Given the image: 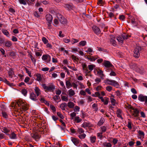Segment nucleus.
Instances as JSON below:
<instances>
[{
  "label": "nucleus",
  "instance_id": "obj_1",
  "mask_svg": "<svg viewBox=\"0 0 147 147\" xmlns=\"http://www.w3.org/2000/svg\"><path fill=\"white\" fill-rule=\"evenodd\" d=\"M16 105H18L19 107L18 111L21 112L22 113L23 111L27 110L28 109V106L25 101L21 99L16 101Z\"/></svg>",
  "mask_w": 147,
  "mask_h": 147
},
{
  "label": "nucleus",
  "instance_id": "obj_2",
  "mask_svg": "<svg viewBox=\"0 0 147 147\" xmlns=\"http://www.w3.org/2000/svg\"><path fill=\"white\" fill-rule=\"evenodd\" d=\"M141 48L140 46H137L134 49V56L136 58H138L140 56L141 53Z\"/></svg>",
  "mask_w": 147,
  "mask_h": 147
},
{
  "label": "nucleus",
  "instance_id": "obj_3",
  "mask_svg": "<svg viewBox=\"0 0 147 147\" xmlns=\"http://www.w3.org/2000/svg\"><path fill=\"white\" fill-rule=\"evenodd\" d=\"M42 86L44 89L46 91L53 92L55 89V86L53 84H51L47 86L45 84H43Z\"/></svg>",
  "mask_w": 147,
  "mask_h": 147
},
{
  "label": "nucleus",
  "instance_id": "obj_4",
  "mask_svg": "<svg viewBox=\"0 0 147 147\" xmlns=\"http://www.w3.org/2000/svg\"><path fill=\"white\" fill-rule=\"evenodd\" d=\"M82 68L83 71L85 74L86 76L88 75V74L90 73V71H89L88 69L86 63H83L82 64Z\"/></svg>",
  "mask_w": 147,
  "mask_h": 147
},
{
  "label": "nucleus",
  "instance_id": "obj_5",
  "mask_svg": "<svg viewBox=\"0 0 147 147\" xmlns=\"http://www.w3.org/2000/svg\"><path fill=\"white\" fill-rule=\"evenodd\" d=\"M106 83L108 84L117 87L119 86V84L118 82L115 80L107 79Z\"/></svg>",
  "mask_w": 147,
  "mask_h": 147
},
{
  "label": "nucleus",
  "instance_id": "obj_6",
  "mask_svg": "<svg viewBox=\"0 0 147 147\" xmlns=\"http://www.w3.org/2000/svg\"><path fill=\"white\" fill-rule=\"evenodd\" d=\"M57 17L61 24H65L67 23L66 19L59 13H57Z\"/></svg>",
  "mask_w": 147,
  "mask_h": 147
},
{
  "label": "nucleus",
  "instance_id": "obj_7",
  "mask_svg": "<svg viewBox=\"0 0 147 147\" xmlns=\"http://www.w3.org/2000/svg\"><path fill=\"white\" fill-rule=\"evenodd\" d=\"M138 100L141 102H145L144 104L147 105V96L142 94H140L138 96Z\"/></svg>",
  "mask_w": 147,
  "mask_h": 147
},
{
  "label": "nucleus",
  "instance_id": "obj_8",
  "mask_svg": "<svg viewBox=\"0 0 147 147\" xmlns=\"http://www.w3.org/2000/svg\"><path fill=\"white\" fill-rule=\"evenodd\" d=\"M71 141L76 146H80L81 142L78 139L71 137Z\"/></svg>",
  "mask_w": 147,
  "mask_h": 147
},
{
  "label": "nucleus",
  "instance_id": "obj_9",
  "mask_svg": "<svg viewBox=\"0 0 147 147\" xmlns=\"http://www.w3.org/2000/svg\"><path fill=\"white\" fill-rule=\"evenodd\" d=\"M1 131L7 135L10 132V130L9 127L1 126Z\"/></svg>",
  "mask_w": 147,
  "mask_h": 147
},
{
  "label": "nucleus",
  "instance_id": "obj_10",
  "mask_svg": "<svg viewBox=\"0 0 147 147\" xmlns=\"http://www.w3.org/2000/svg\"><path fill=\"white\" fill-rule=\"evenodd\" d=\"M42 58L43 61H45V62L47 63H48L51 60L50 56L48 54L43 55Z\"/></svg>",
  "mask_w": 147,
  "mask_h": 147
},
{
  "label": "nucleus",
  "instance_id": "obj_11",
  "mask_svg": "<svg viewBox=\"0 0 147 147\" xmlns=\"http://www.w3.org/2000/svg\"><path fill=\"white\" fill-rule=\"evenodd\" d=\"M99 98L101 100L104 105H108L109 101V98L106 97H99Z\"/></svg>",
  "mask_w": 147,
  "mask_h": 147
},
{
  "label": "nucleus",
  "instance_id": "obj_12",
  "mask_svg": "<svg viewBox=\"0 0 147 147\" xmlns=\"http://www.w3.org/2000/svg\"><path fill=\"white\" fill-rule=\"evenodd\" d=\"M31 136L32 138L37 142L39 140L40 137V136L36 132L32 134Z\"/></svg>",
  "mask_w": 147,
  "mask_h": 147
},
{
  "label": "nucleus",
  "instance_id": "obj_13",
  "mask_svg": "<svg viewBox=\"0 0 147 147\" xmlns=\"http://www.w3.org/2000/svg\"><path fill=\"white\" fill-rule=\"evenodd\" d=\"M103 64L106 67H111V68L114 67L113 66L109 61L105 60L103 63Z\"/></svg>",
  "mask_w": 147,
  "mask_h": 147
},
{
  "label": "nucleus",
  "instance_id": "obj_14",
  "mask_svg": "<svg viewBox=\"0 0 147 147\" xmlns=\"http://www.w3.org/2000/svg\"><path fill=\"white\" fill-rule=\"evenodd\" d=\"M131 114L135 117H138L139 115V111L137 109L133 108L132 110H131Z\"/></svg>",
  "mask_w": 147,
  "mask_h": 147
},
{
  "label": "nucleus",
  "instance_id": "obj_15",
  "mask_svg": "<svg viewBox=\"0 0 147 147\" xmlns=\"http://www.w3.org/2000/svg\"><path fill=\"white\" fill-rule=\"evenodd\" d=\"M92 30L94 33L97 35L99 34L101 32L100 29L96 26H93L92 27Z\"/></svg>",
  "mask_w": 147,
  "mask_h": 147
},
{
  "label": "nucleus",
  "instance_id": "obj_16",
  "mask_svg": "<svg viewBox=\"0 0 147 147\" xmlns=\"http://www.w3.org/2000/svg\"><path fill=\"white\" fill-rule=\"evenodd\" d=\"M110 41L112 45L115 46L116 45V42L115 40V37L114 35H111L110 36Z\"/></svg>",
  "mask_w": 147,
  "mask_h": 147
},
{
  "label": "nucleus",
  "instance_id": "obj_17",
  "mask_svg": "<svg viewBox=\"0 0 147 147\" xmlns=\"http://www.w3.org/2000/svg\"><path fill=\"white\" fill-rule=\"evenodd\" d=\"M67 94L70 97H71L75 94V92L74 90L71 88L68 90Z\"/></svg>",
  "mask_w": 147,
  "mask_h": 147
},
{
  "label": "nucleus",
  "instance_id": "obj_18",
  "mask_svg": "<svg viewBox=\"0 0 147 147\" xmlns=\"http://www.w3.org/2000/svg\"><path fill=\"white\" fill-rule=\"evenodd\" d=\"M111 102L113 106H115L116 104L115 100L114 99V97L113 95H111L110 97Z\"/></svg>",
  "mask_w": 147,
  "mask_h": 147
},
{
  "label": "nucleus",
  "instance_id": "obj_19",
  "mask_svg": "<svg viewBox=\"0 0 147 147\" xmlns=\"http://www.w3.org/2000/svg\"><path fill=\"white\" fill-rule=\"evenodd\" d=\"M8 136L10 138L12 139H17V136L16 134L14 132H12L11 133V134H9Z\"/></svg>",
  "mask_w": 147,
  "mask_h": 147
},
{
  "label": "nucleus",
  "instance_id": "obj_20",
  "mask_svg": "<svg viewBox=\"0 0 147 147\" xmlns=\"http://www.w3.org/2000/svg\"><path fill=\"white\" fill-rule=\"evenodd\" d=\"M46 19L48 22H51L53 20V17L50 14H47L46 16Z\"/></svg>",
  "mask_w": 147,
  "mask_h": 147
},
{
  "label": "nucleus",
  "instance_id": "obj_21",
  "mask_svg": "<svg viewBox=\"0 0 147 147\" xmlns=\"http://www.w3.org/2000/svg\"><path fill=\"white\" fill-rule=\"evenodd\" d=\"M9 76L10 78H12L14 75V71L12 69H10L8 72Z\"/></svg>",
  "mask_w": 147,
  "mask_h": 147
},
{
  "label": "nucleus",
  "instance_id": "obj_22",
  "mask_svg": "<svg viewBox=\"0 0 147 147\" xmlns=\"http://www.w3.org/2000/svg\"><path fill=\"white\" fill-rule=\"evenodd\" d=\"M63 6L66 9L68 10H70L73 9V6L71 4H65Z\"/></svg>",
  "mask_w": 147,
  "mask_h": 147
},
{
  "label": "nucleus",
  "instance_id": "obj_23",
  "mask_svg": "<svg viewBox=\"0 0 147 147\" xmlns=\"http://www.w3.org/2000/svg\"><path fill=\"white\" fill-rule=\"evenodd\" d=\"M34 90L37 96L41 95V91L37 87H35L34 88Z\"/></svg>",
  "mask_w": 147,
  "mask_h": 147
},
{
  "label": "nucleus",
  "instance_id": "obj_24",
  "mask_svg": "<svg viewBox=\"0 0 147 147\" xmlns=\"http://www.w3.org/2000/svg\"><path fill=\"white\" fill-rule=\"evenodd\" d=\"M36 80L38 82H40L42 81V76L41 74L39 73H37L36 74Z\"/></svg>",
  "mask_w": 147,
  "mask_h": 147
},
{
  "label": "nucleus",
  "instance_id": "obj_25",
  "mask_svg": "<svg viewBox=\"0 0 147 147\" xmlns=\"http://www.w3.org/2000/svg\"><path fill=\"white\" fill-rule=\"evenodd\" d=\"M39 97H40L39 99L41 102L45 103L47 105L49 104V103L45 100L44 96L41 95L39 96Z\"/></svg>",
  "mask_w": 147,
  "mask_h": 147
},
{
  "label": "nucleus",
  "instance_id": "obj_26",
  "mask_svg": "<svg viewBox=\"0 0 147 147\" xmlns=\"http://www.w3.org/2000/svg\"><path fill=\"white\" fill-rule=\"evenodd\" d=\"M30 98L31 99L34 101H36L37 100L36 96L34 93H31L30 95Z\"/></svg>",
  "mask_w": 147,
  "mask_h": 147
},
{
  "label": "nucleus",
  "instance_id": "obj_27",
  "mask_svg": "<svg viewBox=\"0 0 147 147\" xmlns=\"http://www.w3.org/2000/svg\"><path fill=\"white\" fill-rule=\"evenodd\" d=\"M71 58L73 61L76 63H77L79 60L78 57L75 56L74 55H72L71 56Z\"/></svg>",
  "mask_w": 147,
  "mask_h": 147
},
{
  "label": "nucleus",
  "instance_id": "obj_28",
  "mask_svg": "<svg viewBox=\"0 0 147 147\" xmlns=\"http://www.w3.org/2000/svg\"><path fill=\"white\" fill-rule=\"evenodd\" d=\"M122 112V111L120 109H118L117 110L116 112V114H117V116L118 117L122 119V118L121 116Z\"/></svg>",
  "mask_w": 147,
  "mask_h": 147
},
{
  "label": "nucleus",
  "instance_id": "obj_29",
  "mask_svg": "<svg viewBox=\"0 0 147 147\" xmlns=\"http://www.w3.org/2000/svg\"><path fill=\"white\" fill-rule=\"evenodd\" d=\"M138 133L139 134V138H141L142 137L143 138L144 136V134L143 131L141 130L137 131Z\"/></svg>",
  "mask_w": 147,
  "mask_h": 147
},
{
  "label": "nucleus",
  "instance_id": "obj_30",
  "mask_svg": "<svg viewBox=\"0 0 147 147\" xmlns=\"http://www.w3.org/2000/svg\"><path fill=\"white\" fill-rule=\"evenodd\" d=\"M67 105L69 108H73L75 106V104L72 102L69 101L68 102Z\"/></svg>",
  "mask_w": 147,
  "mask_h": 147
},
{
  "label": "nucleus",
  "instance_id": "obj_31",
  "mask_svg": "<svg viewBox=\"0 0 147 147\" xmlns=\"http://www.w3.org/2000/svg\"><path fill=\"white\" fill-rule=\"evenodd\" d=\"M100 132L103 133L106 131L107 129V126H101L100 128Z\"/></svg>",
  "mask_w": 147,
  "mask_h": 147
},
{
  "label": "nucleus",
  "instance_id": "obj_32",
  "mask_svg": "<svg viewBox=\"0 0 147 147\" xmlns=\"http://www.w3.org/2000/svg\"><path fill=\"white\" fill-rule=\"evenodd\" d=\"M67 106V104L64 102L61 103L60 105V107L63 110H65V107Z\"/></svg>",
  "mask_w": 147,
  "mask_h": 147
},
{
  "label": "nucleus",
  "instance_id": "obj_33",
  "mask_svg": "<svg viewBox=\"0 0 147 147\" xmlns=\"http://www.w3.org/2000/svg\"><path fill=\"white\" fill-rule=\"evenodd\" d=\"M88 70L90 71H92L95 67V65L94 64H90L88 65Z\"/></svg>",
  "mask_w": 147,
  "mask_h": 147
},
{
  "label": "nucleus",
  "instance_id": "obj_34",
  "mask_svg": "<svg viewBox=\"0 0 147 147\" xmlns=\"http://www.w3.org/2000/svg\"><path fill=\"white\" fill-rule=\"evenodd\" d=\"M103 147H111V145L110 143L104 142L102 144Z\"/></svg>",
  "mask_w": 147,
  "mask_h": 147
},
{
  "label": "nucleus",
  "instance_id": "obj_35",
  "mask_svg": "<svg viewBox=\"0 0 147 147\" xmlns=\"http://www.w3.org/2000/svg\"><path fill=\"white\" fill-rule=\"evenodd\" d=\"M130 19L131 23L135 26H136L137 23L135 21V19L132 16H131Z\"/></svg>",
  "mask_w": 147,
  "mask_h": 147
},
{
  "label": "nucleus",
  "instance_id": "obj_36",
  "mask_svg": "<svg viewBox=\"0 0 147 147\" xmlns=\"http://www.w3.org/2000/svg\"><path fill=\"white\" fill-rule=\"evenodd\" d=\"M12 43L10 41H6L5 43V46L7 47H10L12 45Z\"/></svg>",
  "mask_w": 147,
  "mask_h": 147
},
{
  "label": "nucleus",
  "instance_id": "obj_37",
  "mask_svg": "<svg viewBox=\"0 0 147 147\" xmlns=\"http://www.w3.org/2000/svg\"><path fill=\"white\" fill-rule=\"evenodd\" d=\"M105 121V120L103 118L101 117L100 120L98 123L97 125L99 126H100L102 125Z\"/></svg>",
  "mask_w": 147,
  "mask_h": 147
},
{
  "label": "nucleus",
  "instance_id": "obj_38",
  "mask_svg": "<svg viewBox=\"0 0 147 147\" xmlns=\"http://www.w3.org/2000/svg\"><path fill=\"white\" fill-rule=\"evenodd\" d=\"M117 40L118 41L121 43H123L124 40V38H123L122 37V35L121 36H118L117 37Z\"/></svg>",
  "mask_w": 147,
  "mask_h": 147
},
{
  "label": "nucleus",
  "instance_id": "obj_39",
  "mask_svg": "<svg viewBox=\"0 0 147 147\" xmlns=\"http://www.w3.org/2000/svg\"><path fill=\"white\" fill-rule=\"evenodd\" d=\"M65 84L67 88L69 89L72 87L71 84L69 81H66L65 82Z\"/></svg>",
  "mask_w": 147,
  "mask_h": 147
},
{
  "label": "nucleus",
  "instance_id": "obj_40",
  "mask_svg": "<svg viewBox=\"0 0 147 147\" xmlns=\"http://www.w3.org/2000/svg\"><path fill=\"white\" fill-rule=\"evenodd\" d=\"M77 131V134L78 135L83 134L84 131V130L81 128H78Z\"/></svg>",
  "mask_w": 147,
  "mask_h": 147
},
{
  "label": "nucleus",
  "instance_id": "obj_41",
  "mask_svg": "<svg viewBox=\"0 0 147 147\" xmlns=\"http://www.w3.org/2000/svg\"><path fill=\"white\" fill-rule=\"evenodd\" d=\"M74 120L77 123H79L82 121V119L80 118L78 116H76L74 118Z\"/></svg>",
  "mask_w": 147,
  "mask_h": 147
},
{
  "label": "nucleus",
  "instance_id": "obj_42",
  "mask_svg": "<svg viewBox=\"0 0 147 147\" xmlns=\"http://www.w3.org/2000/svg\"><path fill=\"white\" fill-rule=\"evenodd\" d=\"M86 134L84 133L80 134L78 135V136L79 138L82 140L84 139L86 137Z\"/></svg>",
  "mask_w": 147,
  "mask_h": 147
},
{
  "label": "nucleus",
  "instance_id": "obj_43",
  "mask_svg": "<svg viewBox=\"0 0 147 147\" xmlns=\"http://www.w3.org/2000/svg\"><path fill=\"white\" fill-rule=\"evenodd\" d=\"M78 83L79 85L80 86V88L81 89H84L85 88V86L81 82L78 81L77 82Z\"/></svg>",
  "mask_w": 147,
  "mask_h": 147
},
{
  "label": "nucleus",
  "instance_id": "obj_44",
  "mask_svg": "<svg viewBox=\"0 0 147 147\" xmlns=\"http://www.w3.org/2000/svg\"><path fill=\"white\" fill-rule=\"evenodd\" d=\"M90 142L92 143H94L95 142L96 138L95 136H91L90 137Z\"/></svg>",
  "mask_w": 147,
  "mask_h": 147
},
{
  "label": "nucleus",
  "instance_id": "obj_45",
  "mask_svg": "<svg viewBox=\"0 0 147 147\" xmlns=\"http://www.w3.org/2000/svg\"><path fill=\"white\" fill-rule=\"evenodd\" d=\"M30 57L31 59L32 62L34 65H35L36 62V59L31 55H30Z\"/></svg>",
  "mask_w": 147,
  "mask_h": 147
},
{
  "label": "nucleus",
  "instance_id": "obj_46",
  "mask_svg": "<svg viewBox=\"0 0 147 147\" xmlns=\"http://www.w3.org/2000/svg\"><path fill=\"white\" fill-rule=\"evenodd\" d=\"M103 133L100 132L98 133L97 134V136L98 138L100 140H102L103 138Z\"/></svg>",
  "mask_w": 147,
  "mask_h": 147
},
{
  "label": "nucleus",
  "instance_id": "obj_47",
  "mask_svg": "<svg viewBox=\"0 0 147 147\" xmlns=\"http://www.w3.org/2000/svg\"><path fill=\"white\" fill-rule=\"evenodd\" d=\"M89 123L86 122H84L82 125V127L85 128L89 126Z\"/></svg>",
  "mask_w": 147,
  "mask_h": 147
},
{
  "label": "nucleus",
  "instance_id": "obj_48",
  "mask_svg": "<svg viewBox=\"0 0 147 147\" xmlns=\"http://www.w3.org/2000/svg\"><path fill=\"white\" fill-rule=\"evenodd\" d=\"M34 52L35 53V55L36 57H40L42 55V53L41 52H38L37 50L35 49Z\"/></svg>",
  "mask_w": 147,
  "mask_h": 147
},
{
  "label": "nucleus",
  "instance_id": "obj_49",
  "mask_svg": "<svg viewBox=\"0 0 147 147\" xmlns=\"http://www.w3.org/2000/svg\"><path fill=\"white\" fill-rule=\"evenodd\" d=\"M61 98L62 100L65 102H67L68 100V97L66 96H61Z\"/></svg>",
  "mask_w": 147,
  "mask_h": 147
},
{
  "label": "nucleus",
  "instance_id": "obj_50",
  "mask_svg": "<svg viewBox=\"0 0 147 147\" xmlns=\"http://www.w3.org/2000/svg\"><path fill=\"white\" fill-rule=\"evenodd\" d=\"M2 116L5 119H7L8 117V115L6 112L5 111H2Z\"/></svg>",
  "mask_w": 147,
  "mask_h": 147
},
{
  "label": "nucleus",
  "instance_id": "obj_51",
  "mask_svg": "<svg viewBox=\"0 0 147 147\" xmlns=\"http://www.w3.org/2000/svg\"><path fill=\"white\" fill-rule=\"evenodd\" d=\"M42 40L45 44H47L48 42V40L44 36L42 37Z\"/></svg>",
  "mask_w": 147,
  "mask_h": 147
},
{
  "label": "nucleus",
  "instance_id": "obj_52",
  "mask_svg": "<svg viewBox=\"0 0 147 147\" xmlns=\"http://www.w3.org/2000/svg\"><path fill=\"white\" fill-rule=\"evenodd\" d=\"M86 42L85 40H83L79 42V45L82 46H84L86 45Z\"/></svg>",
  "mask_w": 147,
  "mask_h": 147
},
{
  "label": "nucleus",
  "instance_id": "obj_53",
  "mask_svg": "<svg viewBox=\"0 0 147 147\" xmlns=\"http://www.w3.org/2000/svg\"><path fill=\"white\" fill-rule=\"evenodd\" d=\"M70 115L71 117V119H73L74 118L76 117V113L74 112H72L70 114Z\"/></svg>",
  "mask_w": 147,
  "mask_h": 147
},
{
  "label": "nucleus",
  "instance_id": "obj_54",
  "mask_svg": "<svg viewBox=\"0 0 147 147\" xmlns=\"http://www.w3.org/2000/svg\"><path fill=\"white\" fill-rule=\"evenodd\" d=\"M85 51L90 55H92L91 53L93 52V51L92 49L91 48H88L87 50L86 51Z\"/></svg>",
  "mask_w": 147,
  "mask_h": 147
},
{
  "label": "nucleus",
  "instance_id": "obj_55",
  "mask_svg": "<svg viewBox=\"0 0 147 147\" xmlns=\"http://www.w3.org/2000/svg\"><path fill=\"white\" fill-rule=\"evenodd\" d=\"M78 40L74 38H72L71 40V42L72 44H74L75 43H77L78 42Z\"/></svg>",
  "mask_w": 147,
  "mask_h": 147
},
{
  "label": "nucleus",
  "instance_id": "obj_56",
  "mask_svg": "<svg viewBox=\"0 0 147 147\" xmlns=\"http://www.w3.org/2000/svg\"><path fill=\"white\" fill-rule=\"evenodd\" d=\"M2 32L4 35H6L7 36H8V35L9 34V33L7 30H2Z\"/></svg>",
  "mask_w": 147,
  "mask_h": 147
},
{
  "label": "nucleus",
  "instance_id": "obj_57",
  "mask_svg": "<svg viewBox=\"0 0 147 147\" xmlns=\"http://www.w3.org/2000/svg\"><path fill=\"white\" fill-rule=\"evenodd\" d=\"M54 25L56 26L59 24V22L58 20L56 19H54L53 20Z\"/></svg>",
  "mask_w": 147,
  "mask_h": 147
},
{
  "label": "nucleus",
  "instance_id": "obj_58",
  "mask_svg": "<svg viewBox=\"0 0 147 147\" xmlns=\"http://www.w3.org/2000/svg\"><path fill=\"white\" fill-rule=\"evenodd\" d=\"M97 74L98 75L102 76H103V71L102 70L98 69V70H97Z\"/></svg>",
  "mask_w": 147,
  "mask_h": 147
},
{
  "label": "nucleus",
  "instance_id": "obj_59",
  "mask_svg": "<svg viewBox=\"0 0 147 147\" xmlns=\"http://www.w3.org/2000/svg\"><path fill=\"white\" fill-rule=\"evenodd\" d=\"M0 107L2 111H3L4 110H5V107L4 103L0 104Z\"/></svg>",
  "mask_w": 147,
  "mask_h": 147
},
{
  "label": "nucleus",
  "instance_id": "obj_60",
  "mask_svg": "<svg viewBox=\"0 0 147 147\" xmlns=\"http://www.w3.org/2000/svg\"><path fill=\"white\" fill-rule=\"evenodd\" d=\"M71 86L74 88L77 89L78 86L76 83L73 82L72 83Z\"/></svg>",
  "mask_w": 147,
  "mask_h": 147
},
{
  "label": "nucleus",
  "instance_id": "obj_61",
  "mask_svg": "<svg viewBox=\"0 0 147 147\" xmlns=\"http://www.w3.org/2000/svg\"><path fill=\"white\" fill-rule=\"evenodd\" d=\"M18 1L20 4H23L24 5L26 4V3L24 0H18Z\"/></svg>",
  "mask_w": 147,
  "mask_h": 147
},
{
  "label": "nucleus",
  "instance_id": "obj_62",
  "mask_svg": "<svg viewBox=\"0 0 147 147\" xmlns=\"http://www.w3.org/2000/svg\"><path fill=\"white\" fill-rule=\"evenodd\" d=\"M127 126L130 129H131V122L130 121H129L128 122V124L127 125Z\"/></svg>",
  "mask_w": 147,
  "mask_h": 147
},
{
  "label": "nucleus",
  "instance_id": "obj_63",
  "mask_svg": "<svg viewBox=\"0 0 147 147\" xmlns=\"http://www.w3.org/2000/svg\"><path fill=\"white\" fill-rule=\"evenodd\" d=\"M122 37L123 38H124V40L127 39L128 38L130 37V36H128L126 34H124L122 35Z\"/></svg>",
  "mask_w": 147,
  "mask_h": 147
},
{
  "label": "nucleus",
  "instance_id": "obj_64",
  "mask_svg": "<svg viewBox=\"0 0 147 147\" xmlns=\"http://www.w3.org/2000/svg\"><path fill=\"white\" fill-rule=\"evenodd\" d=\"M98 105L94 103L92 105V107L96 111L98 110V108H97Z\"/></svg>",
  "mask_w": 147,
  "mask_h": 147
}]
</instances>
